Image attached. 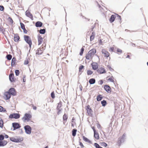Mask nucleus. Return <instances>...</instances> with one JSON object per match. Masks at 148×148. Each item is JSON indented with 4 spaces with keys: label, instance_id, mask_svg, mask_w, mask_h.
<instances>
[{
    "label": "nucleus",
    "instance_id": "58",
    "mask_svg": "<svg viewBox=\"0 0 148 148\" xmlns=\"http://www.w3.org/2000/svg\"><path fill=\"white\" fill-rule=\"evenodd\" d=\"M29 63V61L27 60H25L24 61V64L25 65H27Z\"/></svg>",
    "mask_w": 148,
    "mask_h": 148
},
{
    "label": "nucleus",
    "instance_id": "29",
    "mask_svg": "<svg viewBox=\"0 0 148 148\" xmlns=\"http://www.w3.org/2000/svg\"><path fill=\"white\" fill-rule=\"evenodd\" d=\"M94 137L97 140H98L99 139V134L97 132H94Z\"/></svg>",
    "mask_w": 148,
    "mask_h": 148
},
{
    "label": "nucleus",
    "instance_id": "9",
    "mask_svg": "<svg viewBox=\"0 0 148 148\" xmlns=\"http://www.w3.org/2000/svg\"><path fill=\"white\" fill-rule=\"evenodd\" d=\"M24 39L25 41L27 43H30L32 42V40L30 36L28 35H25L24 36Z\"/></svg>",
    "mask_w": 148,
    "mask_h": 148
},
{
    "label": "nucleus",
    "instance_id": "49",
    "mask_svg": "<svg viewBox=\"0 0 148 148\" xmlns=\"http://www.w3.org/2000/svg\"><path fill=\"white\" fill-rule=\"evenodd\" d=\"M101 145L103 146H104V147H106L108 146V144L105 143V142H102L101 143Z\"/></svg>",
    "mask_w": 148,
    "mask_h": 148
},
{
    "label": "nucleus",
    "instance_id": "2",
    "mask_svg": "<svg viewBox=\"0 0 148 148\" xmlns=\"http://www.w3.org/2000/svg\"><path fill=\"white\" fill-rule=\"evenodd\" d=\"M32 117V116L30 114L26 113L25 114L23 117L22 118V119L24 122H25V121H27L28 122L30 121Z\"/></svg>",
    "mask_w": 148,
    "mask_h": 148
},
{
    "label": "nucleus",
    "instance_id": "23",
    "mask_svg": "<svg viewBox=\"0 0 148 148\" xmlns=\"http://www.w3.org/2000/svg\"><path fill=\"white\" fill-rule=\"evenodd\" d=\"M82 138L83 140L85 142H88L90 144H92V141L90 140H89L88 138L84 136H83Z\"/></svg>",
    "mask_w": 148,
    "mask_h": 148
},
{
    "label": "nucleus",
    "instance_id": "43",
    "mask_svg": "<svg viewBox=\"0 0 148 148\" xmlns=\"http://www.w3.org/2000/svg\"><path fill=\"white\" fill-rule=\"evenodd\" d=\"M93 73V71L90 70H87V74L88 75H90L92 74Z\"/></svg>",
    "mask_w": 148,
    "mask_h": 148
},
{
    "label": "nucleus",
    "instance_id": "42",
    "mask_svg": "<svg viewBox=\"0 0 148 148\" xmlns=\"http://www.w3.org/2000/svg\"><path fill=\"white\" fill-rule=\"evenodd\" d=\"M122 53V51L119 48H117L116 50V53L120 54Z\"/></svg>",
    "mask_w": 148,
    "mask_h": 148
},
{
    "label": "nucleus",
    "instance_id": "18",
    "mask_svg": "<svg viewBox=\"0 0 148 148\" xmlns=\"http://www.w3.org/2000/svg\"><path fill=\"white\" fill-rule=\"evenodd\" d=\"M20 38L17 34H14V40L15 42H18Z\"/></svg>",
    "mask_w": 148,
    "mask_h": 148
},
{
    "label": "nucleus",
    "instance_id": "3",
    "mask_svg": "<svg viewBox=\"0 0 148 148\" xmlns=\"http://www.w3.org/2000/svg\"><path fill=\"white\" fill-rule=\"evenodd\" d=\"M20 116V114L18 113H13L11 114L9 116V119H19Z\"/></svg>",
    "mask_w": 148,
    "mask_h": 148
},
{
    "label": "nucleus",
    "instance_id": "45",
    "mask_svg": "<svg viewBox=\"0 0 148 148\" xmlns=\"http://www.w3.org/2000/svg\"><path fill=\"white\" fill-rule=\"evenodd\" d=\"M15 73L16 76H18L20 73V71L19 70L16 69L15 71Z\"/></svg>",
    "mask_w": 148,
    "mask_h": 148
},
{
    "label": "nucleus",
    "instance_id": "39",
    "mask_svg": "<svg viewBox=\"0 0 148 148\" xmlns=\"http://www.w3.org/2000/svg\"><path fill=\"white\" fill-rule=\"evenodd\" d=\"M0 112H6V111L5 108H3L2 106H0Z\"/></svg>",
    "mask_w": 148,
    "mask_h": 148
},
{
    "label": "nucleus",
    "instance_id": "4",
    "mask_svg": "<svg viewBox=\"0 0 148 148\" xmlns=\"http://www.w3.org/2000/svg\"><path fill=\"white\" fill-rule=\"evenodd\" d=\"M126 136V134L124 133L122 136L119 138L118 143L119 146H120L121 144L124 142Z\"/></svg>",
    "mask_w": 148,
    "mask_h": 148
},
{
    "label": "nucleus",
    "instance_id": "59",
    "mask_svg": "<svg viewBox=\"0 0 148 148\" xmlns=\"http://www.w3.org/2000/svg\"><path fill=\"white\" fill-rule=\"evenodd\" d=\"M99 82L100 84L101 85L103 84V82L102 80H100L99 81Z\"/></svg>",
    "mask_w": 148,
    "mask_h": 148
},
{
    "label": "nucleus",
    "instance_id": "13",
    "mask_svg": "<svg viewBox=\"0 0 148 148\" xmlns=\"http://www.w3.org/2000/svg\"><path fill=\"white\" fill-rule=\"evenodd\" d=\"M4 98L6 100H9L11 97V95L8 91H6L4 93Z\"/></svg>",
    "mask_w": 148,
    "mask_h": 148
},
{
    "label": "nucleus",
    "instance_id": "60",
    "mask_svg": "<svg viewBox=\"0 0 148 148\" xmlns=\"http://www.w3.org/2000/svg\"><path fill=\"white\" fill-rule=\"evenodd\" d=\"M24 33L27 34V30L25 29V28L23 29Z\"/></svg>",
    "mask_w": 148,
    "mask_h": 148
},
{
    "label": "nucleus",
    "instance_id": "14",
    "mask_svg": "<svg viewBox=\"0 0 148 148\" xmlns=\"http://www.w3.org/2000/svg\"><path fill=\"white\" fill-rule=\"evenodd\" d=\"M9 79L10 82L11 83H14L15 82L14 74L13 73H10L9 75Z\"/></svg>",
    "mask_w": 148,
    "mask_h": 148
},
{
    "label": "nucleus",
    "instance_id": "21",
    "mask_svg": "<svg viewBox=\"0 0 148 148\" xmlns=\"http://www.w3.org/2000/svg\"><path fill=\"white\" fill-rule=\"evenodd\" d=\"M42 23L40 21H37L36 23L35 26L37 27H40L42 26Z\"/></svg>",
    "mask_w": 148,
    "mask_h": 148
},
{
    "label": "nucleus",
    "instance_id": "54",
    "mask_svg": "<svg viewBox=\"0 0 148 148\" xmlns=\"http://www.w3.org/2000/svg\"><path fill=\"white\" fill-rule=\"evenodd\" d=\"M79 145H80L81 148H83L84 147V146L82 143L80 141H79Z\"/></svg>",
    "mask_w": 148,
    "mask_h": 148
},
{
    "label": "nucleus",
    "instance_id": "26",
    "mask_svg": "<svg viewBox=\"0 0 148 148\" xmlns=\"http://www.w3.org/2000/svg\"><path fill=\"white\" fill-rule=\"evenodd\" d=\"M16 58L15 57H13L12 60L11 65L13 67L14 66L16 63Z\"/></svg>",
    "mask_w": 148,
    "mask_h": 148
},
{
    "label": "nucleus",
    "instance_id": "52",
    "mask_svg": "<svg viewBox=\"0 0 148 148\" xmlns=\"http://www.w3.org/2000/svg\"><path fill=\"white\" fill-rule=\"evenodd\" d=\"M116 15L117 17V19L120 20V22H121V16L118 14H116Z\"/></svg>",
    "mask_w": 148,
    "mask_h": 148
},
{
    "label": "nucleus",
    "instance_id": "12",
    "mask_svg": "<svg viewBox=\"0 0 148 148\" xmlns=\"http://www.w3.org/2000/svg\"><path fill=\"white\" fill-rule=\"evenodd\" d=\"M91 65L93 70H97L98 69V65L97 62H93L91 64Z\"/></svg>",
    "mask_w": 148,
    "mask_h": 148
},
{
    "label": "nucleus",
    "instance_id": "8",
    "mask_svg": "<svg viewBox=\"0 0 148 148\" xmlns=\"http://www.w3.org/2000/svg\"><path fill=\"white\" fill-rule=\"evenodd\" d=\"M86 110L88 115L92 117L93 116V114H92L93 111L90 108L89 105H88L86 106Z\"/></svg>",
    "mask_w": 148,
    "mask_h": 148
},
{
    "label": "nucleus",
    "instance_id": "62",
    "mask_svg": "<svg viewBox=\"0 0 148 148\" xmlns=\"http://www.w3.org/2000/svg\"><path fill=\"white\" fill-rule=\"evenodd\" d=\"M28 44L29 45V47L30 48V49L29 50V52L30 50V49L31 47V46H32V42L30 43H28Z\"/></svg>",
    "mask_w": 148,
    "mask_h": 148
},
{
    "label": "nucleus",
    "instance_id": "25",
    "mask_svg": "<svg viewBox=\"0 0 148 148\" xmlns=\"http://www.w3.org/2000/svg\"><path fill=\"white\" fill-rule=\"evenodd\" d=\"M36 55H40L42 54L43 51L41 50L40 48H38L37 50L36 51Z\"/></svg>",
    "mask_w": 148,
    "mask_h": 148
},
{
    "label": "nucleus",
    "instance_id": "20",
    "mask_svg": "<svg viewBox=\"0 0 148 148\" xmlns=\"http://www.w3.org/2000/svg\"><path fill=\"white\" fill-rule=\"evenodd\" d=\"M116 18V16L115 15H112L109 18V21L110 23H112L114 21Z\"/></svg>",
    "mask_w": 148,
    "mask_h": 148
},
{
    "label": "nucleus",
    "instance_id": "10",
    "mask_svg": "<svg viewBox=\"0 0 148 148\" xmlns=\"http://www.w3.org/2000/svg\"><path fill=\"white\" fill-rule=\"evenodd\" d=\"M104 90L108 93H110L111 92V89L110 87L108 85L106 84L103 87Z\"/></svg>",
    "mask_w": 148,
    "mask_h": 148
},
{
    "label": "nucleus",
    "instance_id": "15",
    "mask_svg": "<svg viewBox=\"0 0 148 148\" xmlns=\"http://www.w3.org/2000/svg\"><path fill=\"white\" fill-rule=\"evenodd\" d=\"M25 13V15L27 16L30 18L32 21L34 20L32 14L29 11H28V10L26 11Z\"/></svg>",
    "mask_w": 148,
    "mask_h": 148
},
{
    "label": "nucleus",
    "instance_id": "31",
    "mask_svg": "<svg viewBox=\"0 0 148 148\" xmlns=\"http://www.w3.org/2000/svg\"><path fill=\"white\" fill-rule=\"evenodd\" d=\"M68 118V116L66 114L64 113L63 116V120L64 121H66Z\"/></svg>",
    "mask_w": 148,
    "mask_h": 148
},
{
    "label": "nucleus",
    "instance_id": "40",
    "mask_svg": "<svg viewBox=\"0 0 148 148\" xmlns=\"http://www.w3.org/2000/svg\"><path fill=\"white\" fill-rule=\"evenodd\" d=\"M114 77L112 76L111 77L108 79V80L110 81V82L114 83Z\"/></svg>",
    "mask_w": 148,
    "mask_h": 148
},
{
    "label": "nucleus",
    "instance_id": "34",
    "mask_svg": "<svg viewBox=\"0 0 148 148\" xmlns=\"http://www.w3.org/2000/svg\"><path fill=\"white\" fill-rule=\"evenodd\" d=\"M62 106V102L60 101L58 103V105L56 108V109H61V108Z\"/></svg>",
    "mask_w": 148,
    "mask_h": 148
},
{
    "label": "nucleus",
    "instance_id": "24",
    "mask_svg": "<svg viewBox=\"0 0 148 148\" xmlns=\"http://www.w3.org/2000/svg\"><path fill=\"white\" fill-rule=\"evenodd\" d=\"M103 98V96L102 95L99 94L97 97L96 99L98 101H101Z\"/></svg>",
    "mask_w": 148,
    "mask_h": 148
},
{
    "label": "nucleus",
    "instance_id": "55",
    "mask_svg": "<svg viewBox=\"0 0 148 148\" xmlns=\"http://www.w3.org/2000/svg\"><path fill=\"white\" fill-rule=\"evenodd\" d=\"M107 66L110 71H114V69H112L110 65H108Z\"/></svg>",
    "mask_w": 148,
    "mask_h": 148
},
{
    "label": "nucleus",
    "instance_id": "32",
    "mask_svg": "<svg viewBox=\"0 0 148 148\" xmlns=\"http://www.w3.org/2000/svg\"><path fill=\"white\" fill-rule=\"evenodd\" d=\"M39 33L42 34H44L46 32V29H40V30Z\"/></svg>",
    "mask_w": 148,
    "mask_h": 148
},
{
    "label": "nucleus",
    "instance_id": "51",
    "mask_svg": "<svg viewBox=\"0 0 148 148\" xmlns=\"http://www.w3.org/2000/svg\"><path fill=\"white\" fill-rule=\"evenodd\" d=\"M4 10V8L2 5H0V11H3Z\"/></svg>",
    "mask_w": 148,
    "mask_h": 148
},
{
    "label": "nucleus",
    "instance_id": "27",
    "mask_svg": "<svg viewBox=\"0 0 148 148\" xmlns=\"http://www.w3.org/2000/svg\"><path fill=\"white\" fill-rule=\"evenodd\" d=\"M96 80L95 78H92L90 79L89 81V82L90 84H93L95 83Z\"/></svg>",
    "mask_w": 148,
    "mask_h": 148
},
{
    "label": "nucleus",
    "instance_id": "17",
    "mask_svg": "<svg viewBox=\"0 0 148 148\" xmlns=\"http://www.w3.org/2000/svg\"><path fill=\"white\" fill-rule=\"evenodd\" d=\"M38 45L41 44L43 41V38L40 34L38 35Z\"/></svg>",
    "mask_w": 148,
    "mask_h": 148
},
{
    "label": "nucleus",
    "instance_id": "64",
    "mask_svg": "<svg viewBox=\"0 0 148 148\" xmlns=\"http://www.w3.org/2000/svg\"><path fill=\"white\" fill-rule=\"evenodd\" d=\"M92 128L94 132H96V131L95 129V127L94 126H93V127H92Z\"/></svg>",
    "mask_w": 148,
    "mask_h": 148
},
{
    "label": "nucleus",
    "instance_id": "35",
    "mask_svg": "<svg viewBox=\"0 0 148 148\" xmlns=\"http://www.w3.org/2000/svg\"><path fill=\"white\" fill-rule=\"evenodd\" d=\"M12 58V56L10 54H7L6 56V58L8 60H11Z\"/></svg>",
    "mask_w": 148,
    "mask_h": 148
},
{
    "label": "nucleus",
    "instance_id": "47",
    "mask_svg": "<svg viewBox=\"0 0 148 148\" xmlns=\"http://www.w3.org/2000/svg\"><path fill=\"white\" fill-rule=\"evenodd\" d=\"M84 66L83 65H81L80 66L79 68V72H80L81 71H82V70L84 69Z\"/></svg>",
    "mask_w": 148,
    "mask_h": 148
},
{
    "label": "nucleus",
    "instance_id": "6",
    "mask_svg": "<svg viewBox=\"0 0 148 148\" xmlns=\"http://www.w3.org/2000/svg\"><path fill=\"white\" fill-rule=\"evenodd\" d=\"M12 127L13 128L12 131H14L16 129H19L21 127L20 124H19L18 123L14 122L12 124Z\"/></svg>",
    "mask_w": 148,
    "mask_h": 148
},
{
    "label": "nucleus",
    "instance_id": "22",
    "mask_svg": "<svg viewBox=\"0 0 148 148\" xmlns=\"http://www.w3.org/2000/svg\"><path fill=\"white\" fill-rule=\"evenodd\" d=\"M88 52L91 56H93L96 53V50L95 49H93L90 50Z\"/></svg>",
    "mask_w": 148,
    "mask_h": 148
},
{
    "label": "nucleus",
    "instance_id": "50",
    "mask_svg": "<svg viewBox=\"0 0 148 148\" xmlns=\"http://www.w3.org/2000/svg\"><path fill=\"white\" fill-rule=\"evenodd\" d=\"M62 108H61V109H57L58 110V112H57V114L58 115H59L60 113L61 112V111L62 110Z\"/></svg>",
    "mask_w": 148,
    "mask_h": 148
},
{
    "label": "nucleus",
    "instance_id": "44",
    "mask_svg": "<svg viewBox=\"0 0 148 148\" xmlns=\"http://www.w3.org/2000/svg\"><path fill=\"white\" fill-rule=\"evenodd\" d=\"M94 145L95 147L96 148H103L102 147H101L97 143H94Z\"/></svg>",
    "mask_w": 148,
    "mask_h": 148
},
{
    "label": "nucleus",
    "instance_id": "57",
    "mask_svg": "<svg viewBox=\"0 0 148 148\" xmlns=\"http://www.w3.org/2000/svg\"><path fill=\"white\" fill-rule=\"evenodd\" d=\"M46 47V44H45V45L44 46H42L41 47H40L41 49V50L43 51L45 49Z\"/></svg>",
    "mask_w": 148,
    "mask_h": 148
},
{
    "label": "nucleus",
    "instance_id": "36",
    "mask_svg": "<svg viewBox=\"0 0 148 148\" xmlns=\"http://www.w3.org/2000/svg\"><path fill=\"white\" fill-rule=\"evenodd\" d=\"M3 119L0 117V127L3 128Z\"/></svg>",
    "mask_w": 148,
    "mask_h": 148
},
{
    "label": "nucleus",
    "instance_id": "1",
    "mask_svg": "<svg viewBox=\"0 0 148 148\" xmlns=\"http://www.w3.org/2000/svg\"><path fill=\"white\" fill-rule=\"evenodd\" d=\"M10 141L16 143H21L23 140V137H21L18 136H15L14 137H10Z\"/></svg>",
    "mask_w": 148,
    "mask_h": 148
},
{
    "label": "nucleus",
    "instance_id": "61",
    "mask_svg": "<svg viewBox=\"0 0 148 148\" xmlns=\"http://www.w3.org/2000/svg\"><path fill=\"white\" fill-rule=\"evenodd\" d=\"M23 82H26V79H25V76H24L23 77Z\"/></svg>",
    "mask_w": 148,
    "mask_h": 148
},
{
    "label": "nucleus",
    "instance_id": "37",
    "mask_svg": "<svg viewBox=\"0 0 148 148\" xmlns=\"http://www.w3.org/2000/svg\"><path fill=\"white\" fill-rule=\"evenodd\" d=\"M92 56L90 54V53H89V52H88V53L86 54V58L87 60H89L90 59V58Z\"/></svg>",
    "mask_w": 148,
    "mask_h": 148
},
{
    "label": "nucleus",
    "instance_id": "48",
    "mask_svg": "<svg viewBox=\"0 0 148 148\" xmlns=\"http://www.w3.org/2000/svg\"><path fill=\"white\" fill-rule=\"evenodd\" d=\"M20 24L21 25V28L23 29L25 28V25L22 22L20 23Z\"/></svg>",
    "mask_w": 148,
    "mask_h": 148
},
{
    "label": "nucleus",
    "instance_id": "19",
    "mask_svg": "<svg viewBox=\"0 0 148 148\" xmlns=\"http://www.w3.org/2000/svg\"><path fill=\"white\" fill-rule=\"evenodd\" d=\"M8 142L5 140L0 141V147H4L8 143Z\"/></svg>",
    "mask_w": 148,
    "mask_h": 148
},
{
    "label": "nucleus",
    "instance_id": "53",
    "mask_svg": "<svg viewBox=\"0 0 148 148\" xmlns=\"http://www.w3.org/2000/svg\"><path fill=\"white\" fill-rule=\"evenodd\" d=\"M4 139V136L2 134H0V141L3 140Z\"/></svg>",
    "mask_w": 148,
    "mask_h": 148
},
{
    "label": "nucleus",
    "instance_id": "16",
    "mask_svg": "<svg viewBox=\"0 0 148 148\" xmlns=\"http://www.w3.org/2000/svg\"><path fill=\"white\" fill-rule=\"evenodd\" d=\"M101 52L104 55V56L105 57L108 58L110 56V53L105 49H103Z\"/></svg>",
    "mask_w": 148,
    "mask_h": 148
},
{
    "label": "nucleus",
    "instance_id": "11",
    "mask_svg": "<svg viewBox=\"0 0 148 148\" xmlns=\"http://www.w3.org/2000/svg\"><path fill=\"white\" fill-rule=\"evenodd\" d=\"M97 72L100 74L105 73H106V71L104 68L101 67L98 69L97 70Z\"/></svg>",
    "mask_w": 148,
    "mask_h": 148
},
{
    "label": "nucleus",
    "instance_id": "33",
    "mask_svg": "<svg viewBox=\"0 0 148 148\" xmlns=\"http://www.w3.org/2000/svg\"><path fill=\"white\" fill-rule=\"evenodd\" d=\"M101 103L102 106L105 107L107 104V102L106 100H104L101 101Z\"/></svg>",
    "mask_w": 148,
    "mask_h": 148
},
{
    "label": "nucleus",
    "instance_id": "7",
    "mask_svg": "<svg viewBox=\"0 0 148 148\" xmlns=\"http://www.w3.org/2000/svg\"><path fill=\"white\" fill-rule=\"evenodd\" d=\"M11 95L15 96L16 95V91L15 89L14 88H10L8 91Z\"/></svg>",
    "mask_w": 148,
    "mask_h": 148
},
{
    "label": "nucleus",
    "instance_id": "56",
    "mask_svg": "<svg viewBox=\"0 0 148 148\" xmlns=\"http://www.w3.org/2000/svg\"><path fill=\"white\" fill-rule=\"evenodd\" d=\"M8 19L9 21L12 24L13 23V21L11 17H9L8 18Z\"/></svg>",
    "mask_w": 148,
    "mask_h": 148
},
{
    "label": "nucleus",
    "instance_id": "41",
    "mask_svg": "<svg viewBox=\"0 0 148 148\" xmlns=\"http://www.w3.org/2000/svg\"><path fill=\"white\" fill-rule=\"evenodd\" d=\"M84 50L83 47H82L81 48L79 54L80 56H82L83 55Z\"/></svg>",
    "mask_w": 148,
    "mask_h": 148
},
{
    "label": "nucleus",
    "instance_id": "63",
    "mask_svg": "<svg viewBox=\"0 0 148 148\" xmlns=\"http://www.w3.org/2000/svg\"><path fill=\"white\" fill-rule=\"evenodd\" d=\"M32 106L33 107V108L34 110H36L37 107L36 106H34L33 105Z\"/></svg>",
    "mask_w": 148,
    "mask_h": 148
},
{
    "label": "nucleus",
    "instance_id": "46",
    "mask_svg": "<svg viewBox=\"0 0 148 148\" xmlns=\"http://www.w3.org/2000/svg\"><path fill=\"white\" fill-rule=\"evenodd\" d=\"M51 96L52 99H54L55 98V94L54 91H53L51 92Z\"/></svg>",
    "mask_w": 148,
    "mask_h": 148
},
{
    "label": "nucleus",
    "instance_id": "5",
    "mask_svg": "<svg viewBox=\"0 0 148 148\" xmlns=\"http://www.w3.org/2000/svg\"><path fill=\"white\" fill-rule=\"evenodd\" d=\"M25 132L28 134H30L31 133L32 128L29 125H26L24 127Z\"/></svg>",
    "mask_w": 148,
    "mask_h": 148
},
{
    "label": "nucleus",
    "instance_id": "38",
    "mask_svg": "<svg viewBox=\"0 0 148 148\" xmlns=\"http://www.w3.org/2000/svg\"><path fill=\"white\" fill-rule=\"evenodd\" d=\"M0 31L4 34V32L5 31V28L4 29L2 26H0Z\"/></svg>",
    "mask_w": 148,
    "mask_h": 148
},
{
    "label": "nucleus",
    "instance_id": "28",
    "mask_svg": "<svg viewBox=\"0 0 148 148\" xmlns=\"http://www.w3.org/2000/svg\"><path fill=\"white\" fill-rule=\"evenodd\" d=\"M95 32H92L91 35L90 37V41H92L95 38Z\"/></svg>",
    "mask_w": 148,
    "mask_h": 148
},
{
    "label": "nucleus",
    "instance_id": "30",
    "mask_svg": "<svg viewBox=\"0 0 148 148\" xmlns=\"http://www.w3.org/2000/svg\"><path fill=\"white\" fill-rule=\"evenodd\" d=\"M77 131V130L75 128L72 130V136H75L76 135Z\"/></svg>",
    "mask_w": 148,
    "mask_h": 148
}]
</instances>
